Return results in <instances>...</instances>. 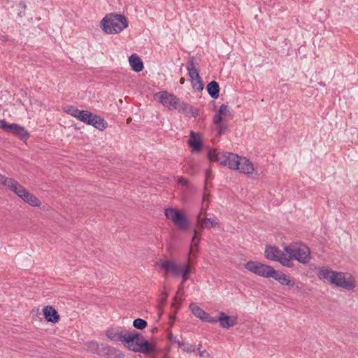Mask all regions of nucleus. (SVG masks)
Returning <instances> with one entry per match:
<instances>
[{
    "label": "nucleus",
    "mask_w": 358,
    "mask_h": 358,
    "mask_svg": "<svg viewBox=\"0 0 358 358\" xmlns=\"http://www.w3.org/2000/svg\"><path fill=\"white\" fill-rule=\"evenodd\" d=\"M102 29L108 34L121 32L128 27L126 17L121 14L109 13L101 20Z\"/></svg>",
    "instance_id": "nucleus-1"
},
{
    "label": "nucleus",
    "mask_w": 358,
    "mask_h": 358,
    "mask_svg": "<svg viewBox=\"0 0 358 358\" xmlns=\"http://www.w3.org/2000/svg\"><path fill=\"white\" fill-rule=\"evenodd\" d=\"M208 158L210 162H218L220 165L228 166L231 169H238L241 157L234 153L228 152H217L216 150H210Z\"/></svg>",
    "instance_id": "nucleus-2"
},
{
    "label": "nucleus",
    "mask_w": 358,
    "mask_h": 358,
    "mask_svg": "<svg viewBox=\"0 0 358 358\" xmlns=\"http://www.w3.org/2000/svg\"><path fill=\"white\" fill-rule=\"evenodd\" d=\"M133 334H136V338L129 343L127 348L129 350L134 352H141L146 355L156 352V345L147 341L141 333L133 331Z\"/></svg>",
    "instance_id": "nucleus-3"
},
{
    "label": "nucleus",
    "mask_w": 358,
    "mask_h": 358,
    "mask_svg": "<svg viewBox=\"0 0 358 358\" xmlns=\"http://www.w3.org/2000/svg\"><path fill=\"white\" fill-rule=\"evenodd\" d=\"M164 214L166 217L171 220L178 229L181 231L188 229L189 222L186 215L180 210L169 208L165 210Z\"/></svg>",
    "instance_id": "nucleus-4"
},
{
    "label": "nucleus",
    "mask_w": 358,
    "mask_h": 358,
    "mask_svg": "<svg viewBox=\"0 0 358 358\" xmlns=\"http://www.w3.org/2000/svg\"><path fill=\"white\" fill-rule=\"evenodd\" d=\"M285 252L288 254L287 259H296L301 263L306 264L310 260V249L306 245H300L297 247L286 246Z\"/></svg>",
    "instance_id": "nucleus-5"
},
{
    "label": "nucleus",
    "mask_w": 358,
    "mask_h": 358,
    "mask_svg": "<svg viewBox=\"0 0 358 358\" xmlns=\"http://www.w3.org/2000/svg\"><path fill=\"white\" fill-rule=\"evenodd\" d=\"M245 268L252 273L264 278H271L275 274L274 268L268 265L257 261H249L244 265Z\"/></svg>",
    "instance_id": "nucleus-6"
},
{
    "label": "nucleus",
    "mask_w": 358,
    "mask_h": 358,
    "mask_svg": "<svg viewBox=\"0 0 358 358\" xmlns=\"http://www.w3.org/2000/svg\"><path fill=\"white\" fill-rule=\"evenodd\" d=\"M106 336L111 341L122 342L127 348L129 343L136 338V334H133V331L123 333L118 329L111 328L107 330Z\"/></svg>",
    "instance_id": "nucleus-7"
},
{
    "label": "nucleus",
    "mask_w": 358,
    "mask_h": 358,
    "mask_svg": "<svg viewBox=\"0 0 358 358\" xmlns=\"http://www.w3.org/2000/svg\"><path fill=\"white\" fill-rule=\"evenodd\" d=\"M0 128L6 132L17 136L24 141L29 137V134L24 127L16 123L8 124L5 120H0Z\"/></svg>",
    "instance_id": "nucleus-8"
},
{
    "label": "nucleus",
    "mask_w": 358,
    "mask_h": 358,
    "mask_svg": "<svg viewBox=\"0 0 358 358\" xmlns=\"http://www.w3.org/2000/svg\"><path fill=\"white\" fill-rule=\"evenodd\" d=\"M264 255L267 259L279 262L287 267L291 266L289 259H287V255L284 254L275 246H267L265 250Z\"/></svg>",
    "instance_id": "nucleus-9"
},
{
    "label": "nucleus",
    "mask_w": 358,
    "mask_h": 358,
    "mask_svg": "<svg viewBox=\"0 0 358 358\" xmlns=\"http://www.w3.org/2000/svg\"><path fill=\"white\" fill-rule=\"evenodd\" d=\"M179 98L167 91H162L159 93V101L169 110H175L179 103Z\"/></svg>",
    "instance_id": "nucleus-10"
},
{
    "label": "nucleus",
    "mask_w": 358,
    "mask_h": 358,
    "mask_svg": "<svg viewBox=\"0 0 358 358\" xmlns=\"http://www.w3.org/2000/svg\"><path fill=\"white\" fill-rule=\"evenodd\" d=\"M332 284L348 290L352 289L355 286L350 278L347 279L344 273L337 271L335 273V282H332Z\"/></svg>",
    "instance_id": "nucleus-11"
},
{
    "label": "nucleus",
    "mask_w": 358,
    "mask_h": 358,
    "mask_svg": "<svg viewBox=\"0 0 358 358\" xmlns=\"http://www.w3.org/2000/svg\"><path fill=\"white\" fill-rule=\"evenodd\" d=\"M99 352V356L105 357L106 358H123L124 355L122 352L115 348L109 346L103 343V347Z\"/></svg>",
    "instance_id": "nucleus-12"
},
{
    "label": "nucleus",
    "mask_w": 358,
    "mask_h": 358,
    "mask_svg": "<svg viewBox=\"0 0 358 358\" xmlns=\"http://www.w3.org/2000/svg\"><path fill=\"white\" fill-rule=\"evenodd\" d=\"M175 110H178V113H183L186 115H191L194 117L199 115V110L197 109H195L192 106L180 99H179V103L177 104Z\"/></svg>",
    "instance_id": "nucleus-13"
},
{
    "label": "nucleus",
    "mask_w": 358,
    "mask_h": 358,
    "mask_svg": "<svg viewBox=\"0 0 358 358\" xmlns=\"http://www.w3.org/2000/svg\"><path fill=\"white\" fill-rule=\"evenodd\" d=\"M218 320L220 326L225 329H229L237 323L236 317L228 316L224 312L218 313Z\"/></svg>",
    "instance_id": "nucleus-14"
},
{
    "label": "nucleus",
    "mask_w": 358,
    "mask_h": 358,
    "mask_svg": "<svg viewBox=\"0 0 358 358\" xmlns=\"http://www.w3.org/2000/svg\"><path fill=\"white\" fill-rule=\"evenodd\" d=\"M160 266L166 272H171L173 275H178L182 268V266H178L173 261H163L160 263Z\"/></svg>",
    "instance_id": "nucleus-15"
},
{
    "label": "nucleus",
    "mask_w": 358,
    "mask_h": 358,
    "mask_svg": "<svg viewBox=\"0 0 358 358\" xmlns=\"http://www.w3.org/2000/svg\"><path fill=\"white\" fill-rule=\"evenodd\" d=\"M187 70L188 71V75L190 77L191 83H193L195 79L199 78L200 76L199 70L196 68L195 58L194 57H191L188 59Z\"/></svg>",
    "instance_id": "nucleus-16"
},
{
    "label": "nucleus",
    "mask_w": 358,
    "mask_h": 358,
    "mask_svg": "<svg viewBox=\"0 0 358 358\" xmlns=\"http://www.w3.org/2000/svg\"><path fill=\"white\" fill-rule=\"evenodd\" d=\"M43 315L48 322L56 323L59 320L57 311L51 306H47L43 308Z\"/></svg>",
    "instance_id": "nucleus-17"
},
{
    "label": "nucleus",
    "mask_w": 358,
    "mask_h": 358,
    "mask_svg": "<svg viewBox=\"0 0 358 358\" xmlns=\"http://www.w3.org/2000/svg\"><path fill=\"white\" fill-rule=\"evenodd\" d=\"M190 138L188 141L189 146L192 148L193 151L199 152L201 150L202 142L200 138L199 134H196L194 131H190Z\"/></svg>",
    "instance_id": "nucleus-18"
},
{
    "label": "nucleus",
    "mask_w": 358,
    "mask_h": 358,
    "mask_svg": "<svg viewBox=\"0 0 358 358\" xmlns=\"http://www.w3.org/2000/svg\"><path fill=\"white\" fill-rule=\"evenodd\" d=\"M275 274H272L271 278H273L275 280L278 281L282 285H287L293 287L294 282L291 280L285 273L282 272L277 271L274 269Z\"/></svg>",
    "instance_id": "nucleus-19"
},
{
    "label": "nucleus",
    "mask_w": 358,
    "mask_h": 358,
    "mask_svg": "<svg viewBox=\"0 0 358 358\" xmlns=\"http://www.w3.org/2000/svg\"><path fill=\"white\" fill-rule=\"evenodd\" d=\"M238 170L245 174H251L254 171V166L249 159H247L246 158H241L240 166H238Z\"/></svg>",
    "instance_id": "nucleus-20"
},
{
    "label": "nucleus",
    "mask_w": 358,
    "mask_h": 358,
    "mask_svg": "<svg viewBox=\"0 0 358 358\" xmlns=\"http://www.w3.org/2000/svg\"><path fill=\"white\" fill-rule=\"evenodd\" d=\"M336 273V271H334L329 268H322L319 271L318 277L320 279L326 280L332 284V282H335Z\"/></svg>",
    "instance_id": "nucleus-21"
},
{
    "label": "nucleus",
    "mask_w": 358,
    "mask_h": 358,
    "mask_svg": "<svg viewBox=\"0 0 358 358\" xmlns=\"http://www.w3.org/2000/svg\"><path fill=\"white\" fill-rule=\"evenodd\" d=\"M129 62L133 71L140 72L143 69V63L136 54H132L129 57Z\"/></svg>",
    "instance_id": "nucleus-22"
},
{
    "label": "nucleus",
    "mask_w": 358,
    "mask_h": 358,
    "mask_svg": "<svg viewBox=\"0 0 358 358\" xmlns=\"http://www.w3.org/2000/svg\"><path fill=\"white\" fill-rule=\"evenodd\" d=\"M206 90L211 98L216 99L219 97L220 85L215 80H212L208 83Z\"/></svg>",
    "instance_id": "nucleus-23"
},
{
    "label": "nucleus",
    "mask_w": 358,
    "mask_h": 358,
    "mask_svg": "<svg viewBox=\"0 0 358 358\" xmlns=\"http://www.w3.org/2000/svg\"><path fill=\"white\" fill-rule=\"evenodd\" d=\"M9 189L21 199L29 192L22 185L15 180H13V182L10 185Z\"/></svg>",
    "instance_id": "nucleus-24"
},
{
    "label": "nucleus",
    "mask_w": 358,
    "mask_h": 358,
    "mask_svg": "<svg viewBox=\"0 0 358 358\" xmlns=\"http://www.w3.org/2000/svg\"><path fill=\"white\" fill-rule=\"evenodd\" d=\"M200 216H201V214L199 213L197 215V222H198V225L201 228V229H203L205 228H207V229L213 228V227H215L216 224H217V222H215L212 218H206V217L204 219H201Z\"/></svg>",
    "instance_id": "nucleus-25"
},
{
    "label": "nucleus",
    "mask_w": 358,
    "mask_h": 358,
    "mask_svg": "<svg viewBox=\"0 0 358 358\" xmlns=\"http://www.w3.org/2000/svg\"><path fill=\"white\" fill-rule=\"evenodd\" d=\"M90 125L93 126L99 130L103 131L108 126L107 122L99 115H94Z\"/></svg>",
    "instance_id": "nucleus-26"
},
{
    "label": "nucleus",
    "mask_w": 358,
    "mask_h": 358,
    "mask_svg": "<svg viewBox=\"0 0 358 358\" xmlns=\"http://www.w3.org/2000/svg\"><path fill=\"white\" fill-rule=\"evenodd\" d=\"M189 308L192 314L200 318L201 320H203L204 317L208 315V313L204 311L194 303H191L189 306Z\"/></svg>",
    "instance_id": "nucleus-27"
},
{
    "label": "nucleus",
    "mask_w": 358,
    "mask_h": 358,
    "mask_svg": "<svg viewBox=\"0 0 358 358\" xmlns=\"http://www.w3.org/2000/svg\"><path fill=\"white\" fill-rule=\"evenodd\" d=\"M22 199L24 202L34 207L40 206L41 204L40 200L30 192H28L27 194L24 195Z\"/></svg>",
    "instance_id": "nucleus-28"
},
{
    "label": "nucleus",
    "mask_w": 358,
    "mask_h": 358,
    "mask_svg": "<svg viewBox=\"0 0 358 358\" xmlns=\"http://www.w3.org/2000/svg\"><path fill=\"white\" fill-rule=\"evenodd\" d=\"M87 350L92 354L99 355V352L101 350V347H103V343H98L94 341L89 342L87 345Z\"/></svg>",
    "instance_id": "nucleus-29"
},
{
    "label": "nucleus",
    "mask_w": 358,
    "mask_h": 358,
    "mask_svg": "<svg viewBox=\"0 0 358 358\" xmlns=\"http://www.w3.org/2000/svg\"><path fill=\"white\" fill-rule=\"evenodd\" d=\"M193 232H194V234H193V237L192 239L189 252L188 255L189 257L190 256L191 254H194V250H198L199 244V240H196L197 235L199 234V230L197 229H194Z\"/></svg>",
    "instance_id": "nucleus-30"
},
{
    "label": "nucleus",
    "mask_w": 358,
    "mask_h": 358,
    "mask_svg": "<svg viewBox=\"0 0 358 358\" xmlns=\"http://www.w3.org/2000/svg\"><path fill=\"white\" fill-rule=\"evenodd\" d=\"M94 115L90 111L83 110V113H82L81 115H80L79 120L90 125L92 120V119L93 118Z\"/></svg>",
    "instance_id": "nucleus-31"
},
{
    "label": "nucleus",
    "mask_w": 358,
    "mask_h": 358,
    "mask_svg": "<svg viewBox=\"0 0 358 358\" xmlns=\"http://www.w3.org/2000/svg\"><path fill=\"white\" fill-rule=\"evenodd\" d=\"M191 271L190 264L188 263L186 265L182 266L181 272H180V275L182 276V283H185L189 279V274Z\"/></svg>",
    "instance_id": "nucleus-32"
},
{
    "label": "nucleus",
    "mask_w": 358,
    "mask_h": 358,
    "mask_svg": "<svg viewBox=\"0 0 358 358\" xmlns=\"http://www.w3.org/2000/svg\"><path fill=\"white\" fill-rule=\"evenodd\" d=\"M148 325L147 322L141 318L135 319L133 322V326L137 329H144Z\"/></svg>",
    "instance_id": "nucleus-33"
},
{
    "label": "nucleus",
    "mask_w": 358,
    "mask_h": 358,
    "mask_svg": "<svg viewBox=\"0 0 358 358\" xmlns=\"http://www.w3.org/2000/svg\"><path fill=\"white\" fill-rule=\"evenodd\" d=\"M192 84L193 87L195 88L199 92H201L203 90L204 85L201 77H199V78L195 79L194 82L192 83Z\"/></svg>",
    "instance_id": "nucleus-34"
},
{
    "label": "nucleus",
    "mask_w": 358,
    "mask_h": 358,
    "mask_svg": "<svg viewBox=\"0 0 358 358\" xmlns=\"http://www.w3.org/2000/svg\"><path fill=\"white\" fill-rule=\"evenodd\" d=\"M216 130L217 134L221 136L224 134L227 129V124L225 122H220V124H216Z\"/></svg>",
    "instance_id": "nucleus-35"
},
{
    "label": "nucleus",
    "mask_w": 358,
    "mask_h": 358,
    "mask_svg": "<svg viewBox=\"0 0 358 358\" xmlns=\"http://www.w3.org/2000/svg\"><path fill=\"white\" fill-rule=\"evenodd\" d=\"M13 179L6 177L0 174V184L9 188L10 185L13 182Z\"/></svg>",
    "instance_id": "nucleus-36"
},
{
    "label": "nucleus",
    "mask_w": 358,
    "mask_h": 358,
    "mask_svg": "<svg viewBox=\"0 0 358 358\" xmlns=\"http://www.w3.org/2000/svg\"><path fill=\"white\" fill-rule=\"evenodd\" d=\"M168 338L172 343H177L179 348H181L184 345L183 343L180 342L177 336H175L172 333L169 334Z\"/></svg>",
    "instance_id": "nucleus-37"
},
{
    "label": "nucleus",
    "mask_w": 358,
    "mask_h": 358,
    "mask_svg": "<svg viewBox=\"0 0 358 358\" xmlns=\"http://www.w3.org/2000/svg\"><path fill=\"white\" fill-rule=\"evenodd\" d=\"M204 322H208L211 324H215L219 322L218 316L217 317H211L208 313V315L206 316L203 319Z\"/></svg>",
    "instance_id": "nucleus-38"
},
{
    "label": "nucleus",
    "mask_w": 358,
    "mask_h": 358,
    "mask_svg": "<svg viewBox=\"0 0 358 358\" xmlns=\"http://www.w3.org/2000/svg\"><path fill=\"white\" fill-rule=\"evenodd\" d=\"M222 114L217 112L213 117V122L215 124H220V122H222Z\"/></svg>",
    "instance_id": "nucleus-39"
},
{
    "label": "nucleus",
    "mask_w": 358,
    "mask_h": 358,
    "mask_svg": "<svg viewBox=\"0 0 358 358\" xmlns=\"http://www.w3.org/2000/svg\"><path fill=\"white\" fill-rule=\"evenodd\" d=\"M198 351L201 357H209L210 355L206 350H202L201 345H199Z\"/></svg>",
    "instance_id": "nucleus-40"
},
{
    "label": "nucleus",
    "mask_w": 358,
    "mask_h": 358,
    "mask_svg": "<svg viewBox=\"0 0 358 358\" xmlns=\"http://www.w3.org/2000/svg\"><path fill=\"white\" fill-rule=\"evenodd\" d=\"M18 7H19V11H20L18 13V15L20 17H22L23 15H24V10L26 8V5H25L24 2H22V1L20 2L19 3Z\"/></svg>",
    "instance_id": "nucleus-41"
},
{
    "label": "nucleus",
    "mask_w": 358,
    "mask_h": 358,
    "mask_svg": "<svg viewBox=\"0 0 358 358\" xmlns=\"http://www.w3.org/2000/svg\"><path fill=\"white\" fill-rule=\"evenodd\" d=\"M228 111V106L227 105L222 104L220 106L217 112L222 114V115H226Z\"/></svg>",
    "instance_id": "nucleus-42"
},
{
    "label": "nucleus",
    "mask_w": 358,
    "mask_h": 358,
    "mask_svg": "<svg viewBox=\"0 0 358 358\" xmlns=\"http://www.w3.org/2000/svg\"><path fill=\"white\" fill-rule=\"evenodd\" d=\"M177 182L178 184L182 185V186H187L188 185V180L183 178V177H179L177 179Z\"/></svg>",
    "instance_id": "nucleus-43"
},
{
    "label": "nucleus",
    "mask_w": 358,
    "mask_h": 358,
    "mask_svg": "<svg viewBox=\"0 0 358 358\" xmlns=\"http://www.w3.org/2000/svg\"><path fill=\"white\" fill-rule=\"evenodd\" d=\"M83 113V110H79L78 108H76L74 110H73V113L72 115V116L76 117L78 120H79L80 118V115H81Z\"/></svg>",
    "instance_id": "nucleus-44"
},
{
    "label": "nucleus",
    "mask_w": 358,
    "mask_h": 358,
    "mask_svg": "<svg viewBox=\"0 0 358 358\" xmlns=\"http://www.w3.org/2000/svg\"><path fill=\"white\" fill-rule=\"evenodd\" d=\"M76 108L73 107V106H71L69 110H67V113L70 115H73V110L76 109Z\"/></svg>",
    "instance_id": "nucleus-45"
},
{
    "label": "nucleus",
    "mask_w": 358,
    "mask_h": 358,
    "mask_svg": "<svg viewBox=\"0 0 358 358\" xmlns=\"http://www.w3.org/2000/svg\"><path fill=\"white\" fill-rule=\"evenodd\" d=\"M210 174H211V172L210 170H207L206 172V180L209 179L210 178Z\"/></svg>",
    "instance_id": "nucleus-46"
},
{
    "label": "nucleus",
    "mask_w": 358,
    "mask_h": 358,
    "mask_svg": "<svg viewBox=\"0 0 358 358\" xmlns=\"http://www.w3.org/2000/svg\"><path fill=\"white\" fill-rule=\"evenodd\" d=\"M185 79L184 78H181L180 79V83L181 85H183V84L185 83Z\"/></svg>",
    "instance_id": "nucleus-47"
},
{
    "label": "nucleus",
    "mask_w": 358,
    "mask_h": 358,
    "mask_svg": "<svg viewBox=\"0 0 358 358\" xmlns=\"http://www.w3.org/2000/svg\"><path fill=\"white\" fill-rule=\"evenodd\" d=\"M183 284L182 282L180 283V285H179V288H178V292L181 289H183Z\"/></svg>",
    "instance_id": "nucleus-48"
},
{
    "label": "nucleus",
    "mask_w": 358,
    "mask_h": 358,
    "mask_svg": "<svg viewBox=\"0 0 358 358\" xmlns=\"http://www.w3.org/2000/svg\"><path fill=\"white\" fill-rule=\"evenodd\" d=\"M165 358V357H164Z\"/></svg>",
    "instance_id": "nucleus-49"
}]
</instances>
